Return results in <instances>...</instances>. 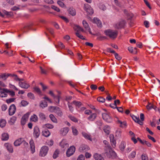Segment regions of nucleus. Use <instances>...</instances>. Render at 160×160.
Instances as JSON below:
<instances>
[{"mask_svg": "<svg viewBox=\"0 0 160 160\" xmlns=\"http://www.w3.org/2000/svg\"><path fill=\"white\" fill-rule=\"evenodd\" d=\"M104 155L105 156H107L109 158H114L116 156L115 152L109 147H106L105 148Z\"/></svg>", "mask_w": 160, "mask_h": 160, "instance_id": "1", "label": "nucleus"}, {"mask_svg": "<svg viewBox=\"0 0 160 160\" xmlns=\"http://www.w3.org/2000/svg\"><path fill=\"white\" fill-rule=\"evenodd\" d=\"M104 32L107 36L112 39L115 38L118 35V32L117 31L110 29L105 30Z\"/></svg>", "mask_w": 160, "mask_h": 160, "instance_id": "2", "label": "nucleus"}, {"mask_svg": "<svg viewBox=\"0 0 160 160\" xmlns=\"http://www.w3.org/2000/svg\"><path fill=\"white\" fill-rule=\"evenodd\" d=\"M130 116L135 122L140 125H142L143 124V121L144 119V116L143 113H141L140 114L141 120H140L138 116H135L134 115L132 114H131Z\"/></svg>", "mask_w": 160, "mask_h": 160, "instance_id": "3", "label": "nucleus"}, {"mask_svg": "<svg viewBox=\"0 0 160 160\" xmlns=\"http://www.w3.org/2000/svg\"><path fill=\"white\" fill-rule=\"evenodd\" d=\"M48 151V148L47 146L42 147L39 153V155L42 157H44L47 154Z\"/></svg>", "mask_w": 160, "mask_h": 160, "instance_id": "4", "label": "nucleus"}, {"mask_svg": "<svg viewBox=\"0 0 160 160\" xmlns=\"http://www.w3.org/2000/svg\"><path fill=\"white\" fill-rule=\"evenodd\" d=\"M84 9L87 12L88 14L92 15L93 13V9L88 4H84Z\"/></svg>", "mask_w": 160, "mask_h": 160, "instance_id": "5", "label": "nucleus"}, {"mask_svg": "<svg viewBox=\"0 0 160 160\" xmlns=\"http://www.w3.org/2000/svg\"><path fill=\"white\" fill-rule=\"evenodd\" d=\"M75 151V148L74 146H71L67 150L66 152V155L68 157H69L72 155Z\"/></svg>", "mask_w": 160, "mask_h": 160, "instance_id": "6", "label": "nucleus"}, {"mask_svg": "<svg viewBox=\"0 0 160 160\" xmlns=\"http://www.w3.org/2000/svg\"><path fill=\"white\" fill-rule=\"evenodd\" d=\"M29 114V112H28L22 117L21 121L22 125H24L25 124L26 122L28 119Z\"/></svg>", "mask_w": 160, "mask_h": 160, "instance_id": "7", "label": "nucleus"}, {"mask_svg": "<svg viewBox=\"0 0 160 160\" xmlns=\"http://www.w3.org/2000/svg\"><path fill=\"white\" fill-rule=\"evenodd\" d=\"M16 110V107L15 105L14 104H12L9 108V114L10 116L12 115L15 113Z\"/></svg>", "mask_w": 160, "mask_h": 160, "instance_id": "8", "label": "nucleus"}, {"mask_svg": "<svg viewBox=\"0 0 160 160\" xmlns=\"http://www.w3.org/2000/svg\"><path fill=\"white\" fill-rule=\"evenodd\" d=\"M40 133V132L39 128L37 126L35 127L34 128L33 136L36 138H37L39 137Z\"/></svg>", "mask_w": 160, "mask_h": 160, "instance_id": "9", "label": "nucleus"}, {"mask_svg": "<svg viewBox=\"0 0 160 160\" xmlns=\"http://www.w3.org/2000/svg\"><path fill=\"white\" fill-rule=\"evenodd\" d=\"M102 116L103 119L106 122H112L111 118L108 114L106 113H102Z\"/></svg>", "mask_w": 160, "mask_h": 160, "instance_id": "10", "label": "nucleus"}, {"mask_svg": "<svg viewBox=\"0 0 160 160\" xmlns=\"http://www.w3.org/2000/svg\"><path fill=\"white\" fill-rule=\"evenodd\" d=\"M69 130V128L68 127L62 128L60 131V134L62 136H65L67 134Z\"/></svg>", "mask_w": 160, "mask_h": 160, "instance_id": "11", "label": "nucleus"}, {"mask_svg": "<svg viewBox=\"0 0 160 160\" xmlns=\"http://www.w3.org/2000/svg\"><path fill=\"white\" fill-rule=\"evenodd\" d=\"M54 112L59 117L62 116L63 113L59 108L57 107H54Z\"/></svg>", "mask_w": 160, "mask_h": 160, "instance_id": "12", "label": "nucleus"}, {"mask_svg": "<svg viewBox=\"0 0 160 160\" xmlns=\"http://www.w3.org/2000/svg\"><path fill=\"white\" fill-rule=\"evenodd\" d=\"M4 146L9 152L12 153L13 152V149L12 146L10 143H5L4 144Z\"/></svg>", "mask_w": 160, "mask_h": 160, "instance_id": "13", "label": "nucleus"}, {"mask_svg": "<svg viewBox=\"0 0 160 160\" xmlns=\"http://www.w3.org/2000/svg\"><path fill=\"white\" fill-rule=\"evenodd\" d=\"M79 149L80 152H85L89 149V148L87 145L82 144L80 146Z\"/></svg>", "mask_w": 160, "mask_h": 160, "instance_id": "14", "label": "nucleus"}, {"mask_svg": "<svg viewBox=\"0 0 160 160\" xmlns=\"http://www.w3.org/2000/svg\"><path fill=\"white\" fill-rule=\"evenodd\" d=\"M124 24L125 22L124 21H120L115 24L114 26L115 28L118 29L122 28L123 27Z\"/></svg>", "mask_w": 160, "mask_h": 160, "instance_id": "15", "label": "nucleus"}, {"mask_svg": "<svg viewBox=\"0 0 160 160\" xmlns=\"http://www.w3.org/2000/svg\"><path fill=\"white\" fill-rule=\"evenodd\" d=\"M29 144L30 146L31 151L32 153H34L35 152V144L32 139H31L29 141Z\"/></svg>", "mask_w": 160, "mask_h": 160, "instance_id": "16", "label": "nucleus"}, {"mask_svg": "<svg viewBox=\"0 0 160 160\" xmlns=\"http://www.w3.org/2000/svg\"><path fill=\"white\" fill-rule=\"evenodd\" d=\"M60 145L61 147L63 149V150H65L66 149L68 148L69 146V144L67 142H64L62 140L60 143Z\"/></svg>", "mask_w": 160, "mask_h": 160, "instance_id": "17", "label": "nucleus"}, {"mask_svg": "<svg viewBox=\"0 0 160 160\" xmlns=\"http://www.w3.org/2000/svg\"><path fill=\"white\" fill-rule=\"evenodd\" d=\"M19 85L21 88L24 89H27L30 87V85L25 82H19Z\"/></svg>", "mask_w": 160, "mask_h": 160, "instance_id": "18", "label": "nucleus"}, {"mask_svg": "<svg viewBox=\"0 0 160 160\" xmlns=\"http://www.w3.org/2000/svg\"><path fill=\"white\" fill-rule=\"evenodd\" d=\"M93 22L97 24L98 27L101 28L102 27L101 22L98 18H94L93 19Z\"/></svg>", "mask_w": 160, "mask_h": 160, "instance_id": "19", "label": "nucleus"}, {"mask_svg": "<svg viewBox=\"0 0 160 160\" xmlns=\"http://www.w3.org/2000/svg\"><path fill=\"white\" fill-rule=\"evenodd\" d=\"M10 75L9 73H1L0 75V79L6 80Z\"/></svg>", "mask_w": 160, "mask_h": 160, "instance_id": "20", "label": "nucleus"}, {"mask_svg": "<svg viewBox=\"0 0 160 160\" xmlns=\"http://www.w3.org/2000/svg\"><path fill=\"white\" fill-rule=\"evenodd\" d=\"M9 138V135L7 133H4L2 134L1 140L2 141H7Z\"/></svg>", "mask_w": 160, "mask_h": 160, "instance_id": "21", "label": "nucleus"}, {"mask_svg": "<svg viewBox=\"0 0 160 160\" xmlns=\"http://www.w3.org/2000/svg\"><path fill=\"white\" fill-rule=\"evenodd\" d=\"M2 91L6 93H9L10 95L12 96H13L15 95V92L14 91L9 90L7 88H3Z\"/></svg>", "mask_w": 160, "mask_h": 160, "instance_id": "22", "label": "nucleus"}, {"mask_svg": "<svg viewBox=\"0 0 160 160\" xmlns=\"http://www.w3.org/2000/svg\"><path fill=\"white\" fill-rule=\"evenodd\" d=\"M116 102H118V104H119L120 103V102L119 100L118 99L117 100H115L114 101V103L113 104H111L109 105V106L112 108L113 109H115L117 108L116 105Z\"/></svg>", "mask_w": 160, "mask_h": 160, "instance_id": "23", "label": "nucleus"}, {"mask_svg": "<svg viewBox=\"0 0 160 160\" xmlns=\"http://www.w3.org/2000/svg\"><path fill=\"white\" fill-rule=\"evenodd\" d=\"M30 120L32 122H36L38 121V118L36 114H33L31 116Z\"/></svg>", "mask_w": 160, "mask_h": 160, "instance_id": "24", "label": "nucleus"}, {"mask_svg": "<svg viewBox=\"0 0 160 160\" xmlns=\"http://www.w3.org/2000/svg\"><path fill=\"white\" fill-rule=\"evenodd\" d=\"M22 138L16 140L14 143V145L15 146H18L20 145L22 142Z\"/></svg>", "mask_w": 160, "mask_h": 160, "instance_id": "25", "label": "nucleus"}, {"mask_svg": "<svg viewBox=\"0 0 160 160\" xmlns=\"http://www.w3.org/2000/svg\"><path fill=\"white\" fill-rule=\"evenodd\" d=\"M49 93L53 97H55V98H56L57 99H58L57 101L55 100V102L57 103H59V101H60L59 99L60 97V96H59V95L57 96H55L54 95L53 92H52V91H49Z\"/></svg>", "mask_w": 160, "mask_h": 160, "instance_id": "26", "label": "nucleus"}, {"mask_svg": "<svg viewBox=\"0 0 160 160\" xmlns=\"http://www.w3.org/2000/svg\"><path fill=\"white\" fill-rule=\"evenodd\" d=\"M93 157L96 160H104L103 158L100 155L97 153L94 154Z\"/></svg>", "mask_w": 160, "mask_h": 160, "instance_id": "27", "label": "nucleus"}, {"mask_svg": "<svg viewBox=\"0 0 160 160\" xmlns=\"http://www.w3.org/2000/svg\"><path fill=\"white\" fill-rule=\"evenodd\" d=\"M97 117V114L95 113H92L88 118V119L91 121H94Z\"/></svg>", "mask_w": 160, "mask_h": 160, "instance_id": "28", "label": "nucleus"}, {"mask_svg": "<svg viewBox=\"0 0 160 160\" xmlns=\"http://www.w3.org/2000/svg\"><path fill=\"white\" fill-rule=\"evenodd\" d=\"M16 119V117L13 116L11 118L10 120L8 121V123L10 125H12L15 123Z\"/></svg>", "mask_w": 160, "mask_h": 160, "instance_id": "29", "label": "nucleus"}, {"mask_svg": "<svg viewBox=\"0 0 160 160\" xmlns=\"http://www.w3.org/2000/svg\"><path fill=\"white\" fill-rule=\"evenodd\" d=\"M42 135L47 137L50 136V133L48 130L45 129L42 131Z\"/></svg>", "mask_w": 160, "mask_h": 160, "instance_id": "30", "label": "nucleus"}, {"mask_svg": "<svg viewBox=\"0 0 160 160\" xmlns=\"http://www.w3.org/2000/svg\"><path fill=\"white\" fill-rule=\"evenodd\" d=\"M39 117L41 120L42 121L45 120L46 118V116L42 112L39 113Z\"/></svg>", "mask_w": 160, "mask_h": 160, "instance_id": "31", "label": "nucleus"}, {"mask_svg": "<svg viewBox=\"0 0 160 160\" xmlns=\"http://www.w3.org/2000/svg\"><path fill=\"white\" fill-rule=\"evenodd\" d=\"M68 12L72 16H75L76 14V12L74 8H70L68 10Z\"/></svg>", "mask_w": 160, "mask_h": 160, "instance_id": "32", "label": "nucleus"}, {"mask_svg": "<svg viewBox=\"0 0 160 160\" xmlns=\"http://www.w3.org/2000/svg\"><path fill=\"white\" fill-rule=\"evenodd\" d=\"M126 144L125 142H122L119 145V148L122 152L124 151Z\"/></svg>", "mask_w": 160, "mask_h": 160, "instance_id": "33", "label": "nucleus"}, {"mask_svg": "<svg viewBox=\"0 0 160 160\" xmlns=\"http://www.w3.org/2000/svg\"><path fill=\"white\" fill-rule=\"evenodd\" d=\"M82 24L83 27L86 30H90V28L88 25V23L85 20L82 21Z\"/></svg>", "mask_w": 160, "mask_h": 160, "instance_id": "34", "label": "nucleus"}, {"mask_svg": "<svg viewBox=\"0 0 160 160\" xmlns=\"http://www.w3.org/2000/svg\"><path fill=\"white\" fill-rule=\"evenodd\" d=\"M110 138L111 141V142L112 143V145L113 147L114 146H115V144H116V142L115 140H114V136L113 135H110Z\"/></svg>", "mask_w": 160, "mask_h": 160, "instance_id": "35", "label": "nucleus"}, {"mask_svg": "<svg viewBox=\"0 0 160 160\" xmlns=\"http://www.w3.org/2000/svg\"><path fill=\"white\" fill-rule=\"evenodd\" d=\"M43 128H47L48 129H52L53 128V125L49 124L47 123L43 125Z\"/></svg>", "mask_w": 160, "mask_h": 160, "instance_id": "36", "label": "nucleus"}, {"mask_svg": "<svg viewBox=\"0 0 160 160\" xmlns=\"http://www.w3.org/2000/svg\"><path fill=\"white\" fill-rule=\"evenodd\" d=\"M48 106L47 102L45 100L41 102L40 103V106L42 108L46 107Z\"/></svg>", "mask_w": 160, "mask_h": 160, "instance_id": "37", "label": "nucleus"}, {"mask_svg": "<svg viewBox=\"0 0 160 160\" xmlns=\"http://www.w3.org/2000/svg\"><path fill=\"white\" fill-rule=\"evenodd\" d=\"M82 136L86 139L89 140L90 141H92V138L90 135L85 132L82 133Z\"/></svg>", "mask_w": 160, "mask_h": 160, "instance_id": "38", "label": "nucleus"}, {"mask_svg": "<svg viewBox=\"0 0 160 160\" xmlns=\"http://www.w3.org/2000/svg\"><path fill=\"white\" fill-rule=\"evenodd\" d=\"M6 121L4 119H1L0 120V126L1 128L4 127L6 124Z\"/></svg>", "mask_w": 160, "mask_h": 160, "instance_id": "39", "label": "nucleus"}, {"mask_svg": "<svg viewBox=\"0 0 160 160\" xmlns=\"http://www.w3.org/2000/svg\"><path fill=\"white\" fill-rule=\"evenodd\" d=\"M74 104L76 106L80 107L82 105V103L81 102L77 101H74L71 103V104Z\"/></svg>", "mask_w": 160, "mask_h": 160, "instance_id": "40", "label": "nucleus"}, {"mask_svg": "<svg viewBox=\"0 0 160 160\" xmlns=\"http://www.w3.org/2000/svg\"><path fill=\"white\" fill-rule=\"evenodd\" d=\"M49 117L52 122L55 123H57V120L52 114H50L49 115Z\"/></svg>", "mask_w": 160, "mask_h": 160, "instance_id": "41", "label": "nucleus"}, {"mask_svg": "<svg viewBox=\"0 0 160 160\" xmlns=\"http://www.w3.org/2000/svg\"><path fill=\"white\" fill-rule=\"evenodd\" d=\"M103 131L107 134H108L110 133V127L108 126H106L103 128Z\"/></svg>", "mask_w": 160, "mask_h": 160, "instance_id": "42", "label": "nucleus"}, {"mask_svg": "<svg viewBox=\"0 0 160 160\" xmlns=\"http://www.w3.org/2000/svg\"><path fill=\"white\" fill-rule=\"evenodd\" d=\"M72 132L73 135L75 136L77 135L78 133V132L77 129L74 127H72Z\"/></svg>", "mask_w": 160, "mask_h": 160, "instance_id": "43", "label": "nucleus"}, {"mask_svg": "<svg viewBox=\"0 0 160 160\" xmlns=\"http://www.w3.org/2000/svg\"><path fill=\"white\" fill-rule=\"evenodd\" d=\"M68 117L71 120L74 122H77L78 121L77 119L74 117L72 115L68 116Z\"/></svg>", "mask_w": 160, "mask_h": 160, "instance_id": "44", "label": "nucleus"}, {"mask_svg": "<svg viewBox=\"0 0 160 160\" xmlns=\"http://www.w3.org/2000/svg\"><path fill=\"white\" fill-rule=\"evenodd\" d=\"M59 153V151L58 150H56L53 155V158L54 159L57 158L58 156Z\"/></svg>", "mask_w": 160, "mask_h": 160, "instance_id": "45", "label": "nucleus"}, {"mask_svg": "<svg viewBox=\"0 0 160 160\" xmlns=\"http://www.w3.org/2000/svg\"><path fill=\"white\" fill-rule=\"evenodd\" d=\"M28 97L31 99L34 100L35 97L34 94L32 92H29L27 94Z\"/></svg>", "mask_w": 160, "mask_h": 160, "instance_id": "46", "label": "nucleus"}, {"mask_svg": "<svg viewBox=\"0 0 160 160\" xmlns=\"http://www.w3.org/2000/svg\"><path fill=\"white\" fill-rule=\"evenodd\" d=\"M32 24H28L25 26L24 27V28L23 30H22V31L23 32H26L25 31L26 29H29L32 26Z\"/></svg>", "mask_w": 160, "mask_h": 160, "instance_id": "47", "label": "nucleus"}, {"mask_svg": "<svg viewBox=\"0 0 160 160\" xmlns=\"http://www.w3.org/2000/svg\"><path fill=\"white\" fill-rule=\"evenodd\" d=\"M8 96L7 94L5 93V92L3 91V92H0V97H7Z\"/></svg>", "mask_w": 160, "mask_h": 160, "instance_id": "48", "label": "nucleus"}, {"mask_svg": "<svg viewBox=\"0 0 160 160\" xmlns=\"http://www.w3.org/2000/svg\"><path fill=\"white\" fill-rule=\"evenodd\" d=\"M28 103H29L27 101L25 100H22L21 102V105L23 107L26 106Z\"/></svg>", "mask_w": 160, "mask_h": 160, "instance_id": "49", "label": "nucleus"}, {"mask_svg": "<svg viewBox=\"0 0 160 160\" xmlns=\"http://www.w3.org/2000/svg\"><path fill=\"white\" fill-rule=\"evenodd\" d=\"M34 90L37 92L38 94H41V91L40 89L37 87H35L33 88Z\"/></svg>", "mask_w": 160, "mask_h": 160, "instance_id": "50", "label": "nucleus"}, {"mask_svg": "<svg viewBox=\"0 0 160 160\" xmlns=\"http://www.w3.org/2000/svg\"><path fill=\"white\" fill-rule=\"evenodd\" d=\"M51 8L52 9L58 12H59L60 11L59 9L57 7L54 5H52L51 6Z\"/></svg>", "mask_w": 160, "mask_h": 160, "instance_id": "51", "label": "nucleus"}, {"mask_svg": "<svg viewBox=\"0 0 160 160\" xmlns=\"http://www.w3.org/2000/svg\"><path fill=\"white\" fill-rule=\"evenodd\" d=\"M80 27V26H79L75 25L73 27V28L75 30L77 31L76 32H79Z\"/></svg>", "mask_w": 160, "mask_h": 160, "instance_id": "52", "label": "nucleus"}, {"mask_svg": "<svg viewBox=\"0 0 160 160\" xmlns=\"http://www.w3.org/2000/svg\"><path fill=\"white\" fill-rule=\"evenodd\" d=\"M15 100V98H10L6 100V102L8 103H10L12 102H14Z\"/></svg>", "mask_w": 160, "mask_h": 160, "instance_id": "53", "label": "nucleus"}, {"mask_svg": "<svg viewBox=\"0 0 160 160\" xmlns=\"http://www.w3.org/2000/svg\"><path fill=\"white\" fill-rule=\"evenodd\" d=\"M97 100L100 102H104L105 101V99L102 97H98L97 98Z\"/></svg>", "mask_w": 160, "mask_h": 160, "instance_id": "54", "label": "nucleus"}, {"mask_svg": "<svg viewBox=\"0 0 160 160\" xmlns=\"http://www.w3.org/2000/svg\"><path fill=\"white\" fill-rule=\"evenodd\" d=\"M76 35L79 38L82 39H85L84 38H83V36L82 35L80 34L79 32H76Z\"/></svg>", "mask_w": 160, "mask_h": 160, "instance_id": "55", "label": "nucleus"}, {"mask_svg": "<svg viewBox=\"0 0 160 160\" xmlns=\"http://www.w3.org/2000/svg\"><path fill=\"white\" fill-rule=\"evenodd\" d=\"M136 153L134 151H132L131 153L129 155V157L130 158H134L136 155Z\"/></svg>", "mask_w": 160, "mask_h": 160, "instance_id": "56", "label": "nucleus"}, {"mask_svg": "<svg viewBox=\"0 0 160 160\" xmlns=\"http://www.w3.org/2000/svg\"><path fill=\"white\" fill-rule=\"evenodd\" d=\"M142 160H148V157L145 154H143L142 155Z\"/></svg>", "mask_w": 160, "mask_h": 160, "instance_id": "57", "label": "nucleus"}, {"mask_svg": "<svg viewBox=\"0 0 160 160\" xmlns=\"http://www.w3.org/2000/svg\"><path fill=\"white\" fill-rule=\"evenodd\" d=\"M90 88L92 90H95L97 88V86L96 85L91 84L90 85Z\"/></svg>", "mask_w": 160, "mask_h": 160, "instance_id": "58", "label": "nucleus"}, {"mask_svg": "<svg viewBox=\"0 0 160 160\" xmlns=\"http://www.w3.org/2000/svg\"><path fill=\"white\" fill-rule=\"evenodd\" d=\"M114 55L115 58L118 60H119L121 59V58L119 55L117 53L114 54Z\"/></svg>", "mask_w": 160, "mask_h": 160, "instance_id": "59", "label": "nucleus"}, {"mask_svg": "<svg viewBox=\"0 0 160 160\" xmlns=\"http://www.w3.org/2000/svg\"><path fill=\"white\" fill-rule=\"evenodd\" d=\"M68 105L70 111L71 112H72V111H73V108L72 107V105L70 104L69 102H68Z\"/></svg>", "mask_w": 160, "mask_h": 160, "instance_id": "60", "label": "nucleus"}, {"mask_svg": "<svg viewBox=\"0 0 160 160\" xmlns=\"http://www.w3.org/2000/svg\"><path fill=\"white\" fill-rule=\"evenodd\" d=\"M58 4L61 7H63L64 6V4L62 2L60 1H58L57 2Z\"/></svg>", "mask_w": 160, "mask_h": 160, "instance_id": "61", "label": "nucleus"}, {"mask_svg": "<svg viewBox=\"0 0 160 160\" xmlns=\"http://www.w3.org/2000/svg\"><path fill=\"white\" fill-rule=\"evenodd\" d=\"M144 25L146 28H148L149 27V22L147 21H145L144 23Z\"/></svg>", "mask_w": 160, "mask_h": 160, "instance_id": "62", "label": "nucleus"}, {"mask_svg": "<svg viewBox=\"0 0 160 160\" xmlns=\"http://www.w3.org/2000/svg\"><path fill=\"white\" fill-rule=\"evenodd\" d=\"M100 8L103 11H104L106 9L105 6L104 4H102L100 6Z\"/></svg>", "mask_w": 160, "mask_h": 160, "instance_id": "63", "label": "nucleus"}, {"mask_svg": "<svg viewBox=\"0 0 160 160\" xmlns=\"http://www.w3.org/2000/svg\"><path fill=\"white\" fill-rule=\"evenodd\" d=\"M84 157L82 155H80L78 158L77 160H84Z\"/></svg>", "mask_w": 160, "mask_h": 160, "instance_id": "64", "label": "nucleus"}]
</instances>
